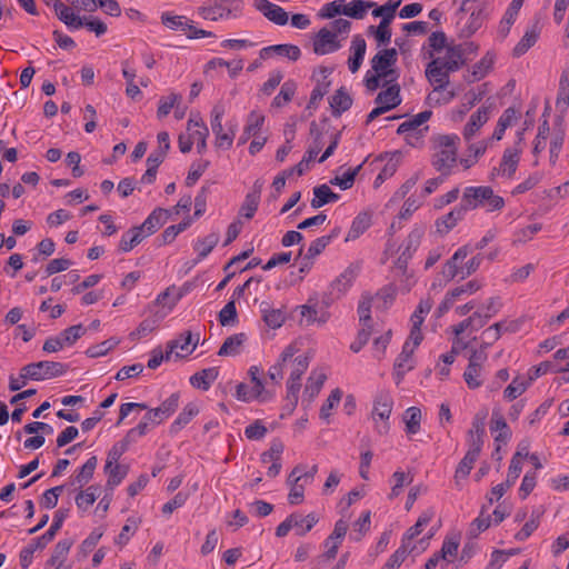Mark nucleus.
Masks as SVG:
<instances>
[{"label":"nucleus","mask_w":569,"mask_h":569,"mask_svg":"<svg viewBox=\"0 0 569 569\" xmlns=\"http://www.w3.org/2000/svg\"><path fill=\"white\" fill-rule=\"evenodd\" d=\"M462 200L469 210L487 206V211H497L505 207L503 198L496 194L489 186L467 187L463 190Z\"/></svg>","instance_id":"nucleus-1"},{"label":"nucleus","mask_w":569,"mask_h":569,"mask_svg":"<svg viewBox=\"0 0 569 569\" xmlns=\"http://www.w3.org/2000/svg\"><path fill=\"white\" fill-rule=\"evenodd\" d=\"M178 407L179 393L174 392L158 408L149 409L142 420L137 425V427L132 428V430L137 433L138 437L144 436L148 432L150 425H160L164 419L170 417Z\"/></svg>","instance_id":"nucleus-2"},{"label":"nucleus","mask_w":569,"mask_h":569,"mask_svg":"<svg viewBox=\"0 0 569 569\" xmlns=\"http://www.w3.org/2000/svg\"><path fill=\"white\" fill-rule=\"evenodd\" d=\"M360 269L359 262H352L329 284L328 290L322 296L325 307H330L349 290L359 276Z\"/></svg>","instance_id":"nucleus-3"},{"label":"nucleus","mask_w":569,"mask_h":569,"mask_svg":"<svg viewBox=\"0 0 569 569\" xmlns=\"http://www.w3.org/2000/svg\"><path fill=\"white\" fill-rule=\"evenodd\" d=\"M69 366L57 361H38L29 363L21 368V378L40 381L60 377L64 375Z\"/></svg>","instance_id":"nucleus-4"},{"label":"nucleus","mask_w":569,"mask_h":569,"mask_svg":"<svg viewBox=\"0 0 569 569\" xmlns=\"http://www.w3.org/2000/svg\"><path fill=\"white\" fill-rule=\"evenodd\" d=\"M243 0H209L207 6L199 8V14L211 21L236 17L242 10Z\"/></svg>","instance_id":"nucleus-5"},{"label":"nucleus","mask_w":569,"mask_h":569,"mask_svg":"<svg viewBox=\"0 0 569 569\" xmlns=\"http://www.w3.org/2000/svg\"><path fill=\"white\" fill-rule=\"evenodd\" d=\"M318 520V517L313 512L307 515L306 517H302L299 513H291L277 527L276 536L282 538L287 536L292 528H296V535L303 537L313 528Z\"/></svg>","instance_id":"nucleus-6"},{"label":"nucleus","mask_w":569,"mask_h":569,"mask_svg":"<svg viewBox=\"0 0 569 569\" xmlns=\"http://www.w3.org/2000/svg\"><path fill=\"white\" fill-rule=\"evenodd\" d=\"M393 400L388 392L379 393L373 402L372 419L377 421V418L382 420L381 423L376 425V430L379 435L383 436L389 432L390 425L388 422L392 411Z\"/></svg>","instance_id":"nucleus-7"},{"label":"nucleus","mask_w":569,"mask_h":569,"mask_svg":"<svg viewBox=\"0 0 569 569\" xmlns=\"http://www.w3.org/2000/svg\"><path fill=\"white\" fill-rule=\"evenodd\" d=\"M224 108L222 106H216L212 109L211 116V129L216 134V146L223 149H230L233 142V137L237 128V123L229 126V132H223L222 117Z\"/></svg>","instance_id":"nucleus-8"},{"label":"nucleus","mask_w":569,"mask_h":569,"mask_svg":"<svg viewBox=\"0 0 569 569\" xmlns=\"http://www.w3.org/2000/svg\"><path fill=\"white\" fill-rule=\"evenodd\" d=\"M520 458H521V453L520 452H516L510 461V466H509V470H508V475H507V479L506 481H502V483H499L497 486H495L492 489H491V496H487V500L489 502V505H492L493 503V497H496V499H500L505 493L506 491L511 488V486L515 485L516 480L518 479L520 472H521V461H520Z\"/></svg>","instance_id":"nucleus-9"},{"label":"nucleus","mask_w":569,"mask_h":569,"mask_svg":"<svg viewBox=\"0 0 569 569\" xmlns=\"http://www.w3.org/2000/svg\"><path fill=\"white\" fill-rule=\"evenodd\" d=\"M523 140V132H518V141L515 143L513 147L507 148L503 151L501 162L499 166V170H501L502 174H506L508 178H511L518 168L519 160H520V153L522 151L520 144Z\"/></svg>","instance_id":"nucleus-10"},{"label":"nucleus","mask_w":569,"mask_h":569,"mask_svg":"<svg viewBox=\"0 0 569 569\" xmlns=\"http://www.w3.org/2000/svg\"><path fill=\"white\" fill-rule=\"evenodd\" d=\"M397 58L398 53L395 48L383 49L371 59V68L375 72L381 73L385 78H388L395 73L390 68L396 64Z\"/></svg>","instance_id":"nucleus-11"},{"label":"nucleus","mask_w":569,"mask_h":569,"mask_svg":"<svg viewBox=\"0 0 569 569\" xmlns=\"http://www.w3.org/2000/svg\"><path fill=\"white\" fill-rule=\"evenodd\" d=\"M468 211V207L466 206L463 200H461V203L453 208L449 213L437 219V232L440 234H447L452 228L457 226L459 221H461L465 218Z\"/></svg>","instance_id":"nucleus-12"},{"label":"nucleus","mask_w":569,"mask_h":569,"mask_svg":"<svg viewBox=\"0 0 569 569\" xmlns=\"http://www.w3.org/2000/svg\"><path fill=\"white\" fill-rule=\"evenodd\" d=\"M254 7L268 20L278 26H284L288 22V13L278 4H274L268 0H254Z\"/></svg>","instance_id":"nucleus-13"},{"label":"nucleus","mask_w":569,"mask_h":569,"mask_svg":"<svg viewBox=\"0 0 569 569\" xmlns=\"http://www.w3.org/2000/svg\"><path fill=\"white\" fill-rule=\"evenodd\" d=\"M340 48L339 41L336 39V33L327 28H322L317 33L313 40V51L317 54H326L333 52Z\"/></svg>","instance_id":"nucleus-14"},{"label":"nucleus","mask_w":569,"mask_h":569,"mask_svg":"<svg viewBox=\"0 0 569 569\" xmlns=\"http://www.w3.org/2000/svg\"><path fill=\"white\" fill-rule=\"evenodd\" d=\"M449 71L440 64V60H431L426 68V77L431 84H436L435 90H442L449 83Z\"/></svg>","instance_id":"nucleus-15"},{"label":"nucleus","mask_w":569,"mask_h":569,"mask_svg":"<svg viewBox=\"0 0 569 569\" xmlns=\"http://www.w3.org/2000/svg\"><path fill=\"white\" fill-rule=\"evenodd\" d=\"M273 54L287 57L291 61H297L301 56V50L296 44H273L262 48L259 52L260 60H267Z\"/></svg>","instance_id":"nucleus-16"},{"label":"nucleus","mask_w":569,"mask_h":569,"mask_svg":"<svg viewBox=\"0 0 569 569\" xmlns=\"http://www.w3.org/2000/svg\"><path fill=\"white\" fill-rule=\"evenodd\" d=\"M457 163V149H441L432 158V166L443 177L451 173V169Z\"/></svg>","instance_id":"nucleus-17"},{"label":"nucleus","mask_w":569,"mask_h":569,"mask_svg":"<svg viewBox=\"0 0 569 569\" xmlns=\"http://www.w3.org/2000/svg\"><path fill=\"white\" fill-rule=\"evenodd\" d=\"M311 302L312 299H309L308 305L300 307V315L306 319L308 325L313 322H318L320 325L326 323L330 317L327 311L328 307H325L322 302L321 306H319L318 301L313 305Z\"/></svg>","instance_id":"nucleus-18"},{"label":"nucleus","mask_w":569,"mask_h":569,"mask_svg":"<svg viewBox=\"0 0 569 569\" xmlns=\"http://www.w3.org/2000/svg\"><path fill=\"white\" fill-rule=\"evenodd\" d=\"M423 236V230L421 228H415L408 236L406 247L400 253L397 266L401 269H406L408 261L411 259L413 252L418 249L421 238Z\"/></svg>","instance_id":"nucleus-19"},{"label":"nucleus","mask_w":569,"mask_h":569,"mask_svg":"<svg viewBox=\"0 0 569 569\" xmlns=\"http://www.w3.org/2000/svg\"><path fill=\"white\" fill-rule=\"evenodd\" d=\"M491 107L492 103L482 106L471 114L463 129V137L466 140L471 139L473 134L488 121Z\"/></svg>","instance_id":"nucleus-20"},{"label":"nucleus","mask_w":569,"mask_h":569,"mask_svg":"<svg viewBox=\"0 0 569 569\" xmlns=\"http://www.w3.org/2000/svg\"><path fill=\"white\" fill-rule=\"evenodd\" d=\"M169 211L162 208L154 209L142 224L136 226L146 238L153 234L167 220Z\"/></svg>","instance_id":"nucleus-21"},{"label":"nucleus","mask_w":569,"mask_h":569,"mask_svg":"<svg viewBox=\"0 0 569 569\" xmlns=\"http://www.w3.org/2000/svg\"><path fill=\"white\" fill-rule=\"evenodd\" d=\"M68 509H59L56 511L53 522L50 528L47 529V531L41 537L34 539L36 547H39V549L42 550L51 540H53L57 532L61 529L63 521L68 517Z\"/></svg>","instance_id":"nucleus-22"},{"label":"nucleus","mask_w":569,"mask_h":569,"mask_svg":"<svg viewBox=\"0 0 569 569\" xmlns=\"http://www.w3.org/2000/svg\"><path fill=\"white\" fill-rule=\"evenodd\" d=\"M53 9L59 20H61L67 27L71 29H80L84 26L82 18L77 16L71 8L60 0H54Z\"/></svg>","instance_id":"nucleus-23"},{"label":"nucleus","mask_w":569,"mask_h":569,"mask_svg":"<svg viewBox=\"0 0 569 569\" xmlns=\"http://www.w3.org/2000/svg\"><path fill=\"white\" fill-rule=\"evenodd\" d=\"M138 438L137 433L130 429L124 438L116 443L108 452L104 470H108L113 463H118L121 456L128 450L131 442Z\"/></svg>","instance_id":"nucleus-24"},{"label":"nucleus","mask_w":569,"mask_h":569,"mask_svg":"<svg viewBox=\"0 0 569 569\" xmlns=\"http://www.w3.org/2000/svg\"><path fill=\"white\" fill-rule=\"evenodd\" d=\"M449 72L459 70L463 64L462 46L448 47L443 58H437Z\"/></svg>","instance_id":"nucleus-25"},{"label":"nucleus","mask_w":569,"mask_h":569,"mask_svg":"<svg viewBox=\"0 0 569 569\" xmlns=\"http://www.w3.org/2000/svg\"><path fill=\"white\" fill-rule=\"evenodd\" d=\"M366 40L360 34L355 36L351 42V50L353 54L348 59V67L352 73H356L360 69L366 54Z\"/></svg>","instance_id":"nucleus-26"},{"label":"nucleus","mask_w":569,"mask_h":569,"mask_svg":"<svg viewBox=\"0 0 569 569\" xmlns=\"http://www.w3.org/2000/svg\"><path fill=\"white\" fill-rule=\"evenodd\" d=\"M432 116V111L431 110H425L416 116H413L412 118H410L409 120L402 122L398 129H397V133L398 134H413V133H420L422 130H418L419 127L421 124H423L425 122H427Z\"/></svg>","instance_id":"nucleus-27"},{"label":"nucleus","mask_w":569,"mask_h":569,"mask_svg":"<svg viewBox=\"0 0 569 569\" xmlns=\"http://www.w3.org/2000/svg\"><path fill=\"white\" fill-rule=\"evenodd\" d=\"M330 107L333 117H340L342 112L349 110L352 106V98L345 87L339 88L330 98Z\"/></svg>","instance_id":"nucleus-28"},{"label":"nucleus","mask_w":569,"mask_h":569,"mask_svg":"<svg viewBox=\"0 0 569 569\" xmlns=\"http://www.w3.org/2000/svg\"><path fill=\"white\" fill-rule=\"evenodd\" d=\"M486 18H487V13H486L485 8H479L477 10H472L467 22L460 29V37L461 38L471 37L476 31H478L481 28Z\"/></svg>","instance_id":"nucleus-29"},{"label":"nucleus","mask_w":569,"mask_h":569,"mask_svg":"<svg viewBox=\"0 0 569 569\" xmlns=\"http://www.w3.org/2000/svg\"><path fill=\"white\" fill-rule=\"evenodd\" d=\"M375 102L379 106L388 107V111L398 107L401 103L399 84H392L386 90L380 91Z\"/></svg>","instance_id":"nucleus-30"},{"label":"nucleus","mask_w":569,"mask_h":569,"mask_svg":"<svg viewBox=\"0 0 569 569\" xmlns=\"http://www.w3.org/2000/svg\"><path fill=\"white\" fill-rule=\"evenodd\" d=\"M263 122L264 116L256 111H251L247 118V124L241 137L239 138L238 143L244 144L250 139V137L257 136V133L261 130Z\"/></svg>","instance_id":"nucleus-31"},{"label":"nucleus","mask_w":569,"mask_h":569,"mask_svg":"<svg viewBox=\"0 0 569 569\" xmlns=\"http://www.w3.org/2000/svg\"><path fill=\"white\" fill-rule=\"evenodd\" d=\"M246 341L247 335L243 332L231 335L223 341L218 355L221 357L237 356L240 353L241 347Z\"/></svg>","instance_id":"nucleus-32"},{"label":"nucleus","mask_w":569,"mask_h":569,"mask_svg":"<svg viewBox=\"0 0 569 569\" xmlns=\"http://www.w3.org/2000/svg\"><path fill=\"white\" fill-rule=\"evenodd\" d=\"M297 352V348L293 345H289L281 352L280 358L277 363L270 367L268 376L272 381L279 383V381L283 377V366L288 360H290L295 353Z\"/></svg>","instance_id":"nucleus-33"},{"label":"nucleus","mask_w":569,"mask_h":569,"mask_svg":"<svg viewBox=\"0 0 569 569\" xmlns=\"http://www.w3.org/2000/svg\"><path fill=\"white\" fill-rule=\"evenodd\" d=\"M371 226V216L367 212H360L352 221L346 242L358 239Z\"/></svg>","instance_id":"nucleus-34"},{"label":"nucleus","mask_w":569,"mask_h":569,"mask_svg":"<svg viewBox=\"0 0 569 569\" xmlns=\"http://www.w3.org/2000/svg\"><path fill=\"white\" fill-rule=\"evenodd\" d=\"M315 198L311 200V207L318 209L329 202L337 201L340 196L333 192L327 184H321L313 188Z\"/></svg>","instance_id":"nucleus-35"},{"label":"nucleus","mask_w":569,"mask_h":569,"mask_svg":"<svg viewBox=\"0 0 569 569\" xmlns=\"http://www.w3.org/2000/svg\"><path fill=\"white\" fill-rule=\"evenodd\" d=\"M263 321L272 329L280 328L286 320L284 313L281 309H271L269 303L263 301L260 305Z\"/></svg>","instance_id":"nucleus-36"},{"label":"nucleus","mask_w":569,"mask_h":569,"mask_svg":"<svg viewBox=\"0 0 569 569\" xmlns=\"http://www.w3.org/2000/svg\"><path fill=\"white\" fill-rule=\"evenodd\" d=\"M199 413V408L196 403H188L182 411L179 413L177 419L172 422L170 427V431L176 433L180 431L184 426H187L193 417Z\"/></svg>","instance_id":"nucleus-37"},{"label":"nucleus","mask_w":569,"mask_h":569,"mask_svg":"<svg viewBox=\"0 0 569 569\" xmlns=\"http://www.w3.org/2000/svg\"><path fill=\"white\" fill-rule=\"evenodd\" d=\"M217 377H218V369L217 368H208V369H203L199 372H196L190 378V382L196 388L208 390L210 388L211 383L217 379Z\"/></svg>","instance_id":"nucleus-38"},{"label":"nucleus","mask_w":569,"mask_h":569,"mask_svg":"<svg viewBox=\"0 0 569 569\" xmlns=\"http://www.w3.org/2000/svg\"><path fill=\"white\" fill-rule=\"evenodd\" d=\"M143 239H146V234H142L137 227H132L122 234L119 243V250L122 252H129L140 244Z\"/></svg>","instance_id":"nucleus-39"},{"label":"nucleus","mask_w":569,"mask_h":569,"mask_svg":"<svg viewBox=\"0 0 569 569\" xmlns=\"http://www.w3.org/2000/svg\"><path fill=\"white\" fill-rule=\"evenodd\" d=\"M539 30L537 27H532L530 30H527L520 41L513 48V56L521 57L525 54L538 40Z\"/></svg>","instance_id":"nucleus-40"},{"label":"nucleus","mask_w":569,"mask_h":569,"mask_svg":"<svg viewBox=\"0 0 569 569\" xmlns=\"http://www.w3.org/2000/svg\"><path fill=\"white\" fill-rule=\"evenodd\" d=\"M517 118V111L515 108H507L498 120L497 127L492 133L493 140H501L506 129L511 126L512 121Z\"/></svg>","instance_id":"nucleus-41"},{"label":"nucleus","mask_w":569,"mask_h":569,"mask_svg":"<svg viewBox=\"0 0 569 569\" xmlns=\"http://www.w3.org/2000/svg\"><path fill=\"white\" fill-rule=\"evenodd\" d=\"M219 242V233L212 232L203 239H198L194 243V250L198 252V260L204 259Z\"/></svg>","instance_id":"nucleus-42"},{"label":"nucleus","mask_w":569,"mask_h":569,"mask_svg":"<svg viewBox=\"0 0 569 569\" xmlns=\"http://www.w3.org/2000/svg\"><path fill=\"white\" fill-rule=\"evenodd\" d=\"M100 493L98 485L89 486L86 490L80 491L76 497V505L79 509L87 510L92 506Z\"/></svg>","instance_id":"nucleus-43"},{"label":"nucleus","mask_w":569,"mask_h":569,"mask_svg":"<svg viewBox=\"0 0 569 569\" xmlns=\"http://www.w3.org/2000/svg\"><path fill=\"white\" fill-rule=\"evenodd\" d=\"M97 465V457H90L80 468L79 472L74 476V483H78L79 487H83L86 483H88L93 477Z\"/></svg>","instance_id":"nucleus-44"},{"label":"nucleus","mask_w":569,"mask_h":569,"mask_svg":"<svg viewBox=\"0 0 569 569\" xmlns=\"http://www.w3.org/2000/svg\"><path fill=\"white\" fill-rule=\"evenodd\" d=\"M520 327L519 321H499L490 326L487 330H485L483 335L491 336L492 341H497L500 336L502 335V331L505 332H516L518 331Z\"/></svg>","instance_id":"nucleus-45"},{"label":"nucleus","mask_w":569,"mask_h":569,"mask_svg":"<svg viewBox=\"0 0 569 569\" xmlns=\"http://www.w3.org/2000/svg\"><path fill=\"white\" fill-rule=\"evenodd\" d=\"M403 421L406 423L407 433H417L421 425V410L418 407L408 408L405 412Z\"/></svg>","instance_id":"nucleus-46"},{"label":"nucleus","mask_w":569,"mask_h":569,"mask_svg":"<svg viewBox=\"0 0 569 569\" xmlns=\"http://www.w3.org/2000/svg\"><path fill=\"white\" fill-rule=\"evenodd\" d=\"M415 549L409 547L406 539H402L401 546L390 556L382 569H397L405 561L406 557Z\"/></svg>","instance_id":"nucleus-47"},{"label":"nucleus","mask_w":569,"mask_h":569,"mask_svg":"<svg viewBox=\"0 0 569 569\" xmlns=\"http://www.w3.org/2000/svg\"><path fill=\"white\" fill-rule=\"evenodd\" d=\"M128 470V466H122L119 463H113L108 470H104V472L108 475L107 487L110 490H113L114 487L120 485L121 481L126 478Z\"/></svg>","instance_id":"nucleus-48"},{"label":"nucleus","mask_w":569,"mask_h":569,"mask_svg":"<svg viewBox=\"0 0 569 569\" xmlns=\"http://www.w3.org/2000/svg\"><path fill=\"white\" fill-rule=\"evenodd\" d=\"M326 379H327V376L322 372H319V373L312 372L311 373V376L308 378V383L305 388V395L308 396L309 401H312L315 399V397L318 396Z\"/></svg>","instance_id":"nucleus-49"},{"label":"nucleus","mask_w":569,"mask_h":569,"mask_svg":"<svg viewBox=\"0 0 569 569\" xmlns=\"http://www.w3.org/2000/svg\"><path fill=\"white\" fill-rule=\"evenodd\" d=\"M530 383L527 379H522L520 377H516L511 383L505 389L503 397L508 401H512L521 396L528 388Z\"/></svg>","instance_id":"nucleus-50"},{"label":"nucleus","mask_w":569,"mask_h":569,"mask_svg":"<svg viewBox=\"0 0 569 569\" xmlns=\"http://www.w3.org/2000/svg\"><path fill=\"white\" fill-rule=\"evenodd\" d=\"M478 457L466 452L465 457L458 463L456 472H455V482L459 487L460 479H465L469 476L471 469L473 468V463L477 461Z\"/></svg>","instance_id":"nucleus-51"},{"label":"nucleus","mask_w":569,"mask_h":569,"mask_svg":"<svg viewBox=\"0 0 569 569\" xmlns=\"http://www.w3.org/2000/svg\"><path fill=\"white\" fill-rule=\"evenodd\" d=\"M366 161L367 159H365V161L357 166L356 168L349 169L346 173H343V176L335 177L333 179L330 180V183L333 186H339L342 190L350 189L353 186L355 179Z\"/></svg>","instance_id":"nucleus-52"},{"label":"nucleus","mask_w":569,"mask_h":569,"mask_svg":"<svg viewBox=\"0 0 569 569\" xmlns=\"http://www.w3.org/2000/svg\"><path fill=\"white\" fill-rule=\"evenodd\" d=\"M373 297L370 293H363L358 306L359 320L362 326L368 327L371 325V306Z\"/></svg>","instance_id":"nucleus-53"},{"label":"nucleus","mask_w":569,"mask_h":569,"mask_svg":"<svg viewBox=\"0 0 569 569\" xmlns=\"http://www.w3.org/2000/svg\"><path fill=\"white\" fill-rule=\"evenodd\" d=\"M72 546V541L70 539L60 540L53 549V552L50 559L47 561V566H56L60 561H64L69 550Z\"/></svg>","instance_id":"nucleus-54"},{"label":"nucleus","mask_w":569,"mask_h":569,"mask_svg":"<svg viewBox=\"0 0 569 569\" xmlns=\"http://www.w3.org/2000/svg\"><path fill=\"white\" fill-rule=\"evenodd\" d=\"M296 89H297V86L293 81H286L281 86L279 93L274 97V99L272 101V106L280 108L283 104L291 101V99L295 96Z\"/></svg>","instance_id":"nucleus-55"},{"label":"nucleus","mask_w":569,"mask_h":569,"mask_svg":"<svg viewBox=\"0 0 569 569\" xmlns=\"http://www.w3.org/2000/svg\"><path fill=\"white\" fill-rule=\"evenodd\" d=\"M432 516H433V512L432 511H427V512H423L417 520V522L410 527L407 531V533L405 535L403 539H406V542L409 547H412L411 546V540L417 537L418 535H420L421 530H422V527L428 525L430 522V520L432 519Z\"/></svg>","instance_id":"nucleus-56"},{"label":"nucleus","mask_w":569,"mask_h":569,"mask_svg":"<svg viewBox=\"0 0 569 569\" xmlns=\"http://www.w3.org/2000/svg\"><path fill=\"white\" fill-rule=\"evenodd\" d=\"M486 513L487 509L483 506L479 517L476 518L470 526L469 536L471 539L477 538L480 532L487 530L490 527V516Z\"/></svg>","instance_id":"nucleus-57"},{"label":"nucleus","mask_w":569,"mask_h":569,"mask_svg":"<svg viewBox=\"0 0 569 569\" xmlns=\"http://www.w3.org/2000/svg\"><path fill=\"white\" fill-rule=\"evenodd\" d=\"M375 6L371 1L356 0L352 7H343L342 13L352 19H363L366 10Z\"/></svg>","instance_id":"nucleus-58"},{"label":"nucleus","mask_w":569,"mask_h":569,"mask_svg":"<svg viewBox=\"0 0 569 569\" xmlns=\"http://www.w3.org/2000/svg\"><path fill=\"white\" fill-rule=\"evenodd\" d=\"M120 340L117 338L107 339L98 345L91 346L87 349L86 353L90 358H98L107 355V352L119 345Z\"/></svg>","instance_id":"nucleus-59"},{"label":"nucleus","mask_w":569,"mask_h":569,"mask_svg":"<svg viewBox=\"0 0 569 569\" xmlns=\"http://www.w3.org/2000/svg\"><path fill=\"white\" fill-rule=\"evenodd\" d=\"M84 333L86 328L82 325H74L61 331L59 338L64 346H72Z\"/></svg>","instance_id":"nucleus-60"},{"label":"nucleus","mask_w":569,"mask_h":569,"mask_svg":"<svg viewBox=\"0 0 569 569\" xmlns=\"http://www.w3.org/2000/svg\"><path fill=\"white\" fill-rule=\"evenodd\" d=\"M341 398L342 391L339 388L333 389L320 409V418L328 420L331 410L340 402Z\"/></svg>","instance_id":"nucleus-61"},{"label":"nucleus","mask_w":569,"mask_h":569,"mask_svg":"<svg viewBox=\"0 0 569 569\" xmlns=\"http://www.w3.org/2000/svg\"><path fill=\"white\" fill-rule=\"evenodd\" d=\"M369 529H370V511H366L353 523V532L350 535V538L353 539L355 541H360Z\"/></svg>","instance_id":"nucleus-62"},{"label":"nucleus","mask_w":569,"mask_h":569,"mask_svg":"<svg viewBox=\"0 0 569 569\" xmlns=\"http://www.w3.org/2000/svg\"><path fill=\"white\" fill-rule=\"evenodd\" d=\"M492 64L493 57L488 52L479 62L473 66L472 79L470 81L482 79L492 67Z\"/></svg>","instance_id":"nucleus-63"},{"label":"nucleus","mask_w":569,"mask_h":569,"mask_svg":"<svg viewBox=\"0 0 569 569\" xmlns=\"http://www.w3.org/2000/svg\"><path fill=\"white\" fill-rule=\"evenodd\" d=\"M396 298V290L392 287H383L377 295V309H387Z\"/></svg>","instance_id":"nucleus-64"}]
</instances>
